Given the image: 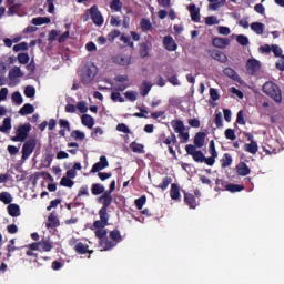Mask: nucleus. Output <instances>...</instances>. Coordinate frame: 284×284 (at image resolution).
Returning <instances> with one entry per match:
<instances>
[{
    "label": "nucleus",
    "mask_w": 284,
    "mask_h": 284,
    "mask_svg": "<svg viewBox=\"0 0 284 284\" xmlns=\"http://www.w3.org/2000/svg\"><path fill=\"white\" fill-rule=\"evenodd\" d=\"M263 92L271 99H274L276 103H281L283 101L281 88H278L274 82H266L263 85Z\"/></svg>",
    "instance_id": "f257e3e1"
},
{
    "label": "nucleus",
    "mask_w": 284,
    "mask_h": 284,
    "mask_svg": "<svg viewBox=\"0 0 284 284\" xmlns=\"http://www.w3.org/2000/svg\"><path fill=\"white\" fill-rule=\"evenodd\" d=\"M99 69L94 64H87L81 70V81L82 83H92L94 81Z\"/></svg>",
    "instance_id": "f03ea898"
},
{
    "label": "nucleus",
    "mask_w": 284,
    "mask_h": 284,
    "mask_svg": "<svg viewBox=\"0 0 284 284\" xmlns=\"http://www.w3.org/2000/svg\"><path fill=\"white\" fill-rule=\"evenodd\" d=\"M171 126L174 132L179 134V139H181L182 143H186L190 140V133L185 132V124L181 120H173L171 122Z\"/></svg>",
    "instance_id": "7ed1b4c3"
},
{
    "label": "nucleus",
    "mask_w": 284,
    "mask_h": 284,
    "mask_svg": "<svg viewBox=\"0 0 284 284\" xmlns=\"http://www.w3.org/2000/svg\"><path fill=\"white\" fill-rule=\"evenodd\" d=\"M186 154L193 158L196 163H205V155L203 152L197 151L195 145L187 144L185 146Z\"/></svg>",
    "instance_id": "20e7f679"
},
{
    "label": "nucleus",
    "mask_w": 284,
    "mask_h": 284,
    "mask_svg": "<svg viewBox=\"0 0 284 284\" xmlns=\"http://www.w3.org/2000/svg\"><path fill=\"white\" fill-rule=\"evenodd\" d=\"M93 23L95 26H103V16L101 14V11H99V7L97 6H92L90 9H88V11Z\"/></svg>",
    "instance_id": "39448f33"
},
{
    "label": "nucleus",
    "mask_w": 284,
    "mask_h": 284,
    "mask_svg": "<svg viewBox=\"0 0 284 284\" xmlns=\"http://www.w3.org/2000/svg\"><path fill=\"white\" fill-rule=\"evenodd\" d=\"M37 148V142L34 140H28L22 146V161H28L32 152Z\"/></svg>",
    "instance_id": "423d86ee"
},
{
    "label": "nucleus",
    "mask_w": 284,
    "mask_h": 284,
    "mask_svg": "<svg viewBox=\"0 0 284 284\" xmlns=\"http://www.w3.org/2000/svg\"><path fill=\"white\" fill-rule=\"evenodd\" d=\"M28 132H30V124H24L22 126H20L17 130V135L11 138V141L17 142H21L23 143V141H26V139H28Z\"/></svg>",
    "instance_id": "0eeeda50"
},
{
    "label": "nucleus",
    "mask_w": 284,
    "mask_h": 284,
    "mask_svg": "<svg viewBox=\"0 0 284 284\" xmlns=\"http://www.w3.org/2000/svg\"><path fill=\"white\" fill-rule=\"evenodd\" d=\"M109 165L110 163L108 162V158L105 155H102L100 156V161L92 166L91 172L93 174H97V172H101V170H105V168H108Z\"/></svg>",
    "instance_id": "6e6552de"
},
{
    "label": "nucleus",
    "mask_w": 284,
    "mask_h": 284,
    "mask_svg": "<svg viewBox=\"0 0 284 284\" xmlns=\"http://www.w3.org/2000/svg\"><path fill=\"white\" fill-rule=\"evenodd\" d=\"M111 61L116 63V65H130L132 63V59L123 54L113 55Z\"/></svg>",
    "instance_id": "1a4fd4ad"
},
{
    "label": "nucleus",
    "mask_w": 284,
    "mask_h": 284,
    "mask_svg": "<svg viewBox=\"0 0 284 284\" xmlns=\"http://www.w3.org/2000/svg\"><path fill=\"white\" fill-rule=\"evenodd\" d=\"M163 45L169 52H176V48H179V45H176V42L174 41V38H172L171 36L164 37Z\"/></svg>",
    "instance_id": "9d476101"
},
{
    "label": "nucleus",
    "mask_w": 284,
    "mask_h": 284,
    "mask_svg": "<svg viewBox=\"0 0 284 284\" xmlns=\"http://www.w3.org/2000/svg\"><path fill=\"white\" fill-rule=\"evenodd\" d=\"M99 201H100V203L103 204L101 210H108V207H110V205H112V193H110V192L103 193V195L100 196Z\"/></svg>",
    "instance_id": "9b49d317"
},
{
    "label": "nucleus",
    "mask_w": 284,
    "mask_h": 284,
    "mask_svg": "<svg viewBox=\"0 0 284 284\" xmlns=\"http://www.w3.org/2000/svg\"><path fill=\"white\" fill-rule=\"evenodd\" d=\"M189 12L191 14L192 21H195V23H199L201 21V10L196 8V4L189 6Z\"/></svg>",
    "instance_id": "f8f14e48"
},
{
    "label": "nucleus",
    "mask_w": 284,
    "mask_h": 284,
    "mask_svg": "<svg viewBox=\"0 0 284 284\" xmlns=\"http://www.w3.org/2000/svg\"><path fill=\"white\" fill-rule=\"evenodd\" d=\"M246 68L252 74H254V72H258V70H261V62H258V60L251 59L247 61Z\"/></svg>",
    "instance_id": "ddd939ff"
},
{
    "label": "nucleus",
    "mask_w": 284,
    "mask_h": 284,
    "mask_svg": "<svg viewBox=\"0 0 284 284\" xmlns=\"http://www.w3.org/2000/svg\"><path fill=\"white\" fill-rule=\"evenodd\" d=\"M152 49V44L148 43V42H142L140 44V57L141 59H145L148 57H150V50Z\"/></svg>",
    "instance_id": "4468645a"
},
{
    "label": "nucleus",
    "mask_w": 284,
    "mask_h": 284,
    "mask_svg": "<svg viewBox=\"0 0 284 284\" xmlns=\"http://www.w3.org/2000/svg\"><path fill=\"white\" fill-rule=\"evenodd\" d=\"M21 77H23V72L21 71V68L19 67H13L10 71H9V81H14V79H21Z\"/></svg>",
    "instance_id": "2eb2a0df"
},
{
    "label": "nucleus",
    "mask_w": 284,
    "mask_h": 284,
    "mask_svg": "<svg viewBox=\"0 0 284 284\" xmlns=\"http://www.w3.org/2000/svg\"><path fill=\"white\" fill-rule=\"evenodd\" d=\"M81 123H82V125H84L89 130H92V128H94V118H92L89 114H83L81 116Z\"/></svg>",
    "instance_id": "dca6fc26"
},
{
    "label": "nucleus",
    "mask_w": 284,
    "mask_h": 284,
    "mask_svg": "<svg viewBox=\"0 0 284 284\" xmlns=\"http://www.w3.org/2000/svg\"><path fill=\"white\" fill-rule=\"evenodd\" d=\"M100 252H108L112 250V247H116V243L110 242L108 239L100 240Z\"/></svg>",
    "instance_id": "f3484780"
},
{
    "label": "nucleus",
    "mask_w": 284,
    "mask_h": 284,
    "mask_svg": "<svg viewBox=\"0 0 284 284\" xmlns=\"http://www.w3.org/2000/svg\"><path fill=\"white\" fill-rule=\"evenodd\" d=\"M170 196L172 201H181V189L178 184H171Z\"/></svg>",
    "instance_id": "a211bd4d"
},
{
    "label": "nucleus",
    "mask_w": 284,
    "mask_h": 284,
    "mask_svg": "<svg viewBox=\"0 0 284 284\" xmlns=\"http://www.w3.org/2000/svg\"><path fill=\"white\" fill-rule=\"evenodd\" d=\"M213 45L223 50L230 45V40L225 38H215L213 39Z\"/></svg>",
    "instance_id": "6ab92c4d"
},
{
    "label": "nucleus",
    "mask_w": 284,
    "mask_h": 284,
    "mask_svg": "<svg viewBox=\"0 0 284 284\" xmlns=\"http://www.w3.org/2000/svg\"><path fill=\"white\" fill-rule=\"evenodd\" d=\"M8 214L9 216H21V207H19V204H9L8 207Z\"/></svg>",
    "instance_id": "aec40b11"
},
{
    "label": "nucleus",
    "mask_w": 284,
    "mask_h": 284,
    "mask_svg": "<svg viewBox=\"0 0 284 284\" xmlns=\"http://www.w3.org/2000/svg\"><path fill=\"white\" fill-rule=\"evenodd\" d=\"M244 150L250 154H256V152H258V143H256L254 140H251V143H246L244 145Z\"/></svg>",
    "instance_id": "412c9836"
},
{
    "label": "nucleus",
    "mask_w": 284,
    "mask_h": 284,
    "mask_svg": "<svg viewBox=\"0 0 284 284\" xmlns=\"http://www.w3.org/2000/svg\"><path fill=\"white\" fill-rule=\"evenodd\" d=\"M236 172L240 174V176H247V174H250V166L241 162L236 165Z\"/></svg>",
    "instance_id": "4be33fe9"
},
{
    "label": "nucleus",
    "mask_w": 284,
    "mask_h": 284,
    "mask_svg": "<svg viewBox=\"0 0 284 284\" xmlns=\"http://www.w3.org/2000/svg\"><path fill=\"white\" fill-rule=\"evenodd\" d=\"M12 130V119L11 118H6L2 122V125L0 126V132L3 134L10 132Z\"/></svg>",
    "instance_id": "5701e85b"
},
{
    "label": "nucleus",
    "mask_w": 284,
    "mask_h": 284,
    "mask_svg": "<svg viewBox=\"0 0 284 284\" xmlns=\"http://www.w3.org/2000/svg\"><path fill=\"white\" fill-rule=\"evenodd\" d=\"M194 144L196 145V148H203V145H205V133L204 132H199L195 134Z\"/></svg>",
    "instance_id": "b1692460"
},
{
    "label": "nucleus",
    "mask_w": 284,
    "mask_h": 284,
    "mask_svg": "<svg viewBox=\"0 0 284 284\" xmlns=\"http://www.w3.org/2000/svg\"><path fill=\"white\" fill-rule=\"evenodd\" d=\"M34 113V106L30 103H26L20 110H19V114H21V116H27V114H32Z\"/></svg>",
    "instance_id": "393cba45"
},
{
    "label": "nucleus",
    "mask_w": 284,
    "mask_h": 284,
    "mask_svg": "<svg viewBox=\"0 0 284 284\" xmlns=\"http://www.w3.org/2000/svg\"><path fill=\"white\" fill-rule=\"evenodd\" d=\"M212 57L215 61H220V63H227V55L222 51H213Z\"/></svg>",
    "instance_id": "a878e982"
},
{
    "label": "nucleus",
    "mask_w": 284,
    "mask_h": 284,
    "mask_svg": "<svg viewBox=\"0 0 284 284\" xmlns=\"http://www.w3.org/2000/svg\"><path fill=\"white\" fill-rule=\"evenodd\" d=\"M251 30H253L255 34H263V32H265V24L261 22H253L251 24Z\"/></svg>",
    "instance_id": "bb28decb"
},
{
    "label": "nucleus",
    "mask_w": 284,
    "mask_h": 284,
    "mask_svg": "<svg viewBox=\"0 0 284 284\" xmlns=\"http://www.w3.org/2000/svg\"><path fill=\"white\" fill-rule=\"evenodd\" d=\"M140 28L143 32H148V31L152 30V21H150V19H148V18H143L140 21Z\"/></svg>",
    "instance_id": "cd10ccee"
},
{
    "label": "nucleus",
    "mask_w": 284,
    "mask_h": 284,
    "mask_svg": "<svg viewBox=\"0 0 284 284\" xmlns=\"http://www.w3.org/2000/svg\"><path fill=\"white\" fill-rule=\"evenodd\" d=\"M74 250L78 254H85L88 253L90 250H89V246L79 242L78 244H75L74 246ZM93 251H90L89 253L92 254Z\"/></svg>",
    "instance_id": "c85d7f7f"
},
{
    "label": "nucleus",
    "mask_w": 284,
    "mask_h": 284,
    "mask_svg": "<svg viewBox=\"0 0 284 284\" xmlns=\"http://www.w3.org/2000/svg\"><path fill=\"white\" fill-rule=\"evenodd\" d=\"M140 90H141L142 97H148V94H150V90H152L151 82L143 81Z\"/></svg>",
    "instance_id": "c756f323"
},
{
    "label": "nucleus",
    "mask_w": 284,
    "mask_h": 284,
    "mask_svg": "<svg viewBox=\"0 0 284 284\" xmlns=\"http://www.w3.org/2000/svg\"><path fill=\"white\" fill-rule=\"evenodd\" d=\"M91 192L94 196H99V194H103V192H105V186H103V184H93Z\"/></svg>",
    "instance_id": "7c9ffc66"
},
{
    "label": "nucleus",
    "mask_w": 284,
    "mask_h": 284,
    "mask_svg": "<svg viewBox=\"0 0 284 284\" xmlns=\"http://www.w3.org/2000/svg\"><path fill=\"white\" fill-rule=\"evenodd\" d=\"M40 250H41V252H51L52 243L50 242V240L40 241Z\"/></svg>",
    "instance_id": "2f4dec72"
},
{
    "label": "nucleus",
    "mask_w": 284,
    "mask_h": 284,
    "mask_svg": "<svg viewBox=\"0 0 284 284\" xmlns=\"http://www.w3.org/2000/svg\"><path fill=\"white\" fill-rule=\"evenodd\" d=\"M51 20L48 17H38L32 19L33 26H43L45 23H50Z\"/></svg>",
    "instance_id": "473e14b6"
},
{
    "label": "nucleus",
    "mask_w": 284,
    "mask_h": 284,
    "mask_svg": "<svg viewBox=\"0 0 284 284\" xmlns=\"http://www.w3.org/2000/svg\"><path fill=\"white\" fill-rule=\"evenodd\" d=\"M11 99L16 105H22L23 104V95H21V92L16 91L12 93Z\"/></svg>",
    "instance_id": "72a5a7b5"
},
{
    "label": "nucleus",
    "mask_w": 284,
    "mask_h": 284,
    "mask_svg": "<svg viewBox=\"0 0 284 284\" xmlns=\"http://www.w3.org/2000/svg\"><path fill=\"white\" fill-rule=\"evenodd\" d=\"M184 201H185V203H187V205H190V207L192 210H194L196 207V203H195L196 200L194 199V195L186 193L184 195Z\"/></svg>",
    "instance_id": "f704fd0d"
},
{
    "label": "nucleus",
    "mask_w": 284,
    "mask_h": 284,
    "mask_svg": "<svg viewBox=\"0 0 284 284\" xmlns=\"http://www.w3.org/2000/svg\"><path fill=\"white\" fill-rule=\"evenodd\" d=\"M37 94V89H34V87L32 85H27L24 89V97H27L28 99H34Z\"/></svg>",
    "instance_id": "c9c22d12"
},
{
    "label": "nucleus",
    "mask_w": 284,
    "mask_h": 284,
    "mask_svg": "<svg viewBox=\"0 0 284 284\" xmlns=\"http://www.w3.org/2000/svg\"><path fill=\"white\" fill-rule=\"evenodd\" d=\"M57 225H59V220L57 219V215H54L53 213L49 216L48 222H47V227L51 229V227H57Z\"/></svg>",
    "instance_id": "e433bc0d"
},
{
    "label": "nucleus",
    "mask_w": 284,
    "mask_h": 284,
    "mask_svg": "<svg viewBox=\"0 0 284 284\" xmlns=\"http://www.w3.org/2000/svg\"><path fill=\"white\" fill-rule=\"evenodd\" d=\"M220 23H221V20H219L216 16H209L205 18L206 26H219Z\"/></svg>",
    "instance_id": "4c0bfd02"
},
{
    "label": "nucleus",
    "mask_w": 284,
    "mask_h": 284,
    "mask_svg": "<svg viewBox=\"0 0 284 284\" xmlns=\"http://www.w3.org/2000/svg\"><path fill=\"white\" fill-rule=\"evenodd\" d=\"M222 168H230L232 165V155L230 153H225L221 159Z\"/></svg>",
    "instance_id": "58836bf2"
},
{
    "label": "nucleus",
    "mask_w": 284,
    "mask_h": 284,
    "mask_svg": "<svg viewBox=\"0 0 284 284\" xmlns=\"http://www.w3.org/2000/svg\"><path fill=\"white\" fill-rule=\"evenodd\" d=\"M60 185H62V187H74V181L68 176H63L60 181Z\"/></svg>",
    "instance_id": "ea45409f"
},
{
    "label": "nucleus",
    "mask_w": 284,
    "mask_h": 284,
    "mask_svg": "<svg viewBox=\"0 0 284 284\" xmlns=\"http://www.w3.org/2000/svg\"><path fill=\"white\" fill-rule=\"evenodd\" d=\"M18 61L22 65H28V63H30V54H28V53H19L18 54Z\"/></svg>",
    "instance_id": "a19ab883"
},
{
    "label": "nucleus",
    "mask_w": 284,
    "mask_h": 284,
    "mask_svg": "<svg viewBox=\"0 0 284 284\" xmlns=\"http://www.w3.org/2000/svg\"><path fill=\"white\" fill-rule=\"evenodd\" d=\"M0 201L4 203V205H9L12 201V195L8 192L0 193Z\"/></svg>",
    "instance_id": "79ce46f5"
},
{
    "label": "nucleus",
    "mask_w": 284,
    "mask_h": 284,
    "mask_svg": "<svg viewBox=\"0 0 284 284\" xmlns=\"http://www.w3.org/2000/svg\"><path fill=\"white\" fill-rule=\"evenodd\" d=\"M99 216H100V221H102L103 223H106V225H108V221H110V215L108 214V209H100Z\"/></svg>",
    "instance_id": "37998d69"
},
{
    "label": "nucleus",
    "mask_w": 284,
    "mask_h": 284,
    "mask_svg": "<svg viewBox=\"0 0 284 284\" xmlns=\"http://www.w3.org/2000/svg\"><path fill=\"white\" fill-rule=\"evenodd\" d=\"M130 148H131L132 152H135L138 154H143V152H145L143 150L144 146L142 144H139V143H135V142H132L130 144Z\"/></svg>",
    "instance_id": "c03bdc74"
},
{
    "label": "nucleus",
    "mask_w": 284,
    "mask_h": 284,
    "mask_svg": "<svg viewBox=\"0 0 284 284\" xmlns=\"http://www.w3.org/2000/svg\"><path fill=\"white\" fill-rule=\"evenodd\" d=\"M125 99H128V101L134 102L136 101V99H139V92L136 91H126L124 93Z\"/></svg>",
    "instance_id": "a18cd8bd"
},
{
    "label": "nucleus",
    "mask_w": 284,
    "mask_h": 284,
    "mask_svg": "<svg viewBox=\"0 0 284 284\" xmlns=\"http://www.w3.org/2000/svg\"><path fill=\"white\" fill-rule=\"evenodd\" d=\"M224 74L229 77L230 79H233V81H236L239 79V75L236 74V71L232 68H225Z\"/></svg>",
    "instance_id": "49530a36"
},
{
    "label": "nucleus",
    "mask_w": 284,
    "mask_h": 284,
    "mask_svg": "<svg viewBox=\"0 0 284 284\" xmlns=\"http://www.w3.org/2000/svg\"><path fill=\"white\" fill-rule=\"evenodd\" d=\"M110 8L115 12H121V9L123 8V3H121V0H113L110 4Z\"/></svg>",
    "instance_id": "de8ad7c7"
},
{
    "label": "nucleus",
    "mask_w": 284,
    "mask_h": 284,
    "mask_svg": "<svg viewBox=\"0 0 284 284\" xmlns=\"http://www.w3.org/2000/svg\"><path fill=\"white\" fill-rule=\"evenodd\" d=\"M121 37V31H119L118 29L112 30L109 34H108V41H110V43H114V39Z\"/></svg>",
    "instance_id": "09e8293b"
},
{
    "label": "nucleus",
    "mask_w": 284,
    "mask_h": 284,
    "mask_svg": "<svg viewBox=\"0 0 284 284\" xmlns=\"http://www.w3.org/2000/svg\"><path fill=\"white\" fill-rule=\"evenodd\" d=\"M105 227H108V224L105 222H103L102 220H97L93 223L91 230H103Z\"/></svg>",
    "instance_id": "8fccbe9b"
},
{
    "label": "nucleus",
    "mask_w": 284,
    "mask_h": 284,
    "mask_svg": "<svg viewBox=\"0 0 284 284\" xmlns=\"http://www.w3.org/2000/svg\"><path fill=\"white\" fill-rule=\"evenodd\" d=\"M225 190H227V192H242L244 187L239 184H229L225 186Z\"/></svg>",
    "instance_id": "3c124183"
},
{
    "label": "nucleus",
    "mask_w": 284,
    "mask_h": 284,
    "mask_svg": "<svg viewBox=\"0 0 284 284\" xmlns=\"http://www.w3.org/2000/svg\"><path fill=\"white\" fill-rule=\"evenodd\" d=\"M95 236L103 241L108 236V231L105 229H95Z\"/></svg>",
    "instance_id": "603ef678"
},
{
    "label": "nucleus",
    "mask_w": 284,
    "mask_h": 284,
    "mask_svg": "<svg viewBox=\"0 0 284 284\" xmlns=\"http://www.w3.org/2000/svg\"><path fill=\"white\" fill-rule=\"evenodd\" d=\"M236 41L240 45H250V39L246 36L239 34L236 37Z\"/></svg>",
    "instance_id": "864d4df0"
},
{
    "label": "nucleus",
    "mask_w": 284,
    "mask_h": 284,
    "mask_svg": "<svg viewBox=\"0 0 284 284\" xmlns=\"http://www.w3.org/2000/svg\"><path fill=\"white\" fill-rule=\"evenodd\" d=\"M72 139H75V141H83V139H85V133L75 130L71 133Z\"/></svg>",
    "instance_id": "5fc2aeb1"
},
{
    "label": "nucleus",
    "mask_w": 284,
    "mask_h": 284,
    "mask_svg": "<svg viewBox=\"0 0 284 284\" xmlns=\"http://www.w3.org/2000/svg\"><path fill=\"white\" fill-rule=\"evenodd\" d=\"M229 92L233 95V97H237V99H243V91L236 89L235 87H231L229 89Z\"/></svg>",
    "instance_id": "6e6d98bb"
},
{
    "label": "nucleus",
    "mask_w": 284,
    "mask_h": 284,
    "mask_svg": "<svg viewBox=\"0 0 284 284\" xmlns=\"http://www.w3.org/2000/svg\"><path fill=\"white\" fill-rule=\"evenodd\" d=\"M75 108L82 114H85V112H88V103L85 101L78 102Z\"/></svg>",
    "instance_id": "4d7b16f0"
},
{
    "label": "nucleus",
    "mask_w": 284,
    "mask_h": 284,
    "mask_svg": "<svg viewBox=\"0 0 284 284\" xmlns=\"http://www.w3.org/2000/svg\"><path fill=\"white\" fill-rule=\"evenodd\" d=\"M170 183H172V178H164L162 183L160 185H158V187L160 190H168V187L170 186Z\"/></svg>",
    "instance_id": "13d9d810"
},
{
    "label": "nucleus",
    "mask_w": 284,
    "mask_h": 284,
    "mask_svg": "<svg viewBox=\"0 0 284 284\" xmlns=\"http://www.w3.org/2000/svg\"><path fill=\"white\" fill-rule=\"evenodd\" d=\"M111 99L112 101H114L115 103H124L125 102V99L123 97H121V93L119 92H113L111 94Z\"/></svg>",
    "instance_id": "bf43d9fd"
},
{
    "label": "nucleus",
    "mask_w": 284,
    "mask_h": 284,
    "mask_svg": "<svg viewBox=\"0 0 284 284\" xmlns=\"http://www.w3.org/2000/svg\"><path fill=\"white\" fill-rule=\"evenodd\" d=\"M217 32H219V34H223L224 37H227L232 33V30H230L229 27L220 26V27H217Z\"/></svg>",
    "instance_id": "052dcab7"
},
{
    "label": "nucleus",
    "mask_w": 284,
    "mask_h": 284,
    "mask_svg": "<svg viewBox=\"0 0 284 284\" xmlns=\"http://www.w3.org/2000/svg\"><path fill=\"white\" fill-rule=\"evenodd\" d=\"M23 50H28V43L27 42H21V43H18L13 47V52H21Z\"/></svg>",
    "instance_id": "680f3d73"
},
{
    "label": "nucleus",
    "mask_w": 284,
    "mask_h": 284,
    "mask_svg": "<svg viewBox=\"0 0 284 284\" xmlns=\"http://www.w3.org/2000/svg\"><path fill=\"white\" fill-rule=\"evenodd\" d=\"M110 239H112V241H115V243H119L121 241V232H119L118 230L111 231Z\"/></svg>",
    "instance_id": "e2e57ef3"
},
{
    "label": "nucleus",
    "mask_w": 284,
    "mask_h": 284,
    "mask_svg": "<svg viewBox=\"0 0 284 284\" xmlns=\"http://www.w3.org/2000/svg\"><path fill=\"white\" fill-rule=\"evenodd\" d=\"M225 136L229 139V141H236V133H234V130L232 129L225 130Z\"/></svg>",
    "instance_id": "0e129e2a"
},
{
    "label": "nucleus",
    "mask_w": 284,
    "mask_h": 284,
    "mask_svg": "<svg viewBox=\"0 0 284 284\" xmlns=\"http://www.w3.org/2000/svg\"><path fill=\"white\" fill-rule=\"evenodd\" d=\"M118 132H123V134H130V128H128L124 123H120L116 125Z\"/></svg>",
    "instance_id": "69168bd1"
},
{
    "label": "nucleus",
    "mask_w": 284,
    "mask_h": 284,
    "mask_svg": "<svg viewBox=\"0 0 284 284\" xmlns=\"http://www.w3.org/2000/svg\"><path fill=\"white\" fill-rule=\"evenodd\" d=\"M135 205L138 210H143V206L145 205V196H141L135 200Z\"/></svg>",
    "instance_id": "338daca9"
},
{
    "label": "nucleus",
    "mask_w": 284,
    "mask_h": 284,
    "mask_svg": "<svg viewBox=\"0 0 284 284\" xmlns=\"http://www.w3.org/2000/svg\"><path fill=\"white\" fill-rule=\"evenodd\" d=\"M277 70H281V72H284V55L281 57V59L276 63Z\"/></svg>",
    "instance_id": "774afa93"
}]
</instances>
